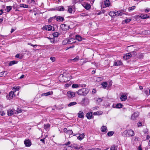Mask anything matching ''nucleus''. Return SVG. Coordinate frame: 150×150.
Instances as JSON below:
<instances>
[{
	"instance_id": "obj_1",
	"label": "nucleus",
	"mask_w": 150,
	"mask_h": 150,
	"mask_svg": "<svg viewBox=\"0 0 150 150\" xmlns=\"http://www.w3.org/2000/svg\"><path fill=\"white\" fill-rule=\"evenodd\" d=\"M127 50H128L129 52L131 53H128L126 54L124 56L123 58L125 59H129L132 56V53H134V55H135L136 53L135 51L132 50H134V48L133 45L129 46L127 47Z\"/></svg>"
},
{
	"instance_id": "obj_2",
	"label": "nucleus",
	"mask_w": 150,
	"mask_h": 150,
	"mask_svg": "<svg viewBox=\"0 0 150 150\" xmlns=\"http://www.w3.org/2000/svg\"><path fill=\"white\" fill-rule=\"evenodd\" d=\"M89 92V90L88 88H83L79 90L76 93L79 95L86 96Z\"/></svg>"
},
{
	"instance_id": "obj_3",
	"label": "nucleus",
	"mask_w": 150,
	"mask_h": 150,
	"mask_svg": "<svg viewBox=\"0 0 150 150\" xmlns=\"http://www.w3.org/2000/svg\"><path fill=\"white\" fill-rule=\"evenodd\" d=\"M123 134L126 135V136H127V134L131 136H133L134 134V131L131 129L124 131L123 132Z\"/></svg>"
},
{
	"instance_id": "obj_4",
	"label": "nucleus",
	"mask_w": 150,
	"mask_h": 150,
	"mask_svg": "<svg viewBox=\"0 0 150 150\" xmlns=\"http://www.w3.org/2000/svg\"><path fill=\"white\" fill-rule=\"evenodd\" d=\"M60 27L62 30L64 31H66L70 28L69 25L65 24H63L61 25Z\"/></svg>"
},
{
	"instance_id": "obj_5",
	"label": "nucleus",
	"mask_w": 150,
	"mask_h": 150,
	"mask_svg": "<svg viewBox=\"0 0 150 150\" xmlns=\"http://www.w3.org/2000/svg\"><path fill=\"white\" fill-rule=\"evenodd\" d=\"M75 93L71 91H68L67 94V96L69 98H72L75 96Z\"/></svg>"
},
{
	"instance_id": "obj_6",
	"label": "nucleus",
	"mask_w": 150,
	"mask_h": 150,
	"mask_svg": "<svg viewBox=\"0 0 150 150\" xmlns=\"http://www.w3.org/2000/svg\"><path fill=\"white\" fill-rule=\"evenodd\" d=\"M24 143L26 147H29L31 145V142L29 139H25L24 141Z\"/></svg>"
},
{
	"instance_id": "obj_7",
	"label": "nucleus",
	"mask_w": 150,
	"mask_h": 150,
	"mask_svg": "<svg viewBox=\"0 0 150 150\" xmlns=\"http://www.w3.org/2000/svg\"><path fill=\"white\" fill-rule=\"evenodd\" d=\"M138 116L139 113L138 112H135L132 115L131 118L133 120H134Z\"/></svg>"
},
{
	"instance_id": "obj_8",
	"label": "nucleus",
	"mask_w": 150,
	"mask_h": 150,
	"mask_svg": "<svg viewBox=\"0 0 150 150\" xmlns=\"http://www.w3.org/2000/svg\"><path fill=\"white\" fill-rule=\"evenodd\" d=\"M55 9L56 10L59 11H64L65 9L64 7L62 6L56 8Z\"/></svg>"
},
{
	"instance_id": "obj_9",
	"label": "nucleus",
	"mask_w": 150,
	"mask_h": 150,
	"mask_svg": "<svg viewBox=\"0 0 150 150\" xmlns=\"http://www.w3.org/2000/svg\"><path fill=\"white\" fill-rule=\"evenodd\" d=\"M15 111L13 110H9L7 111V114L8 115H12L15 113Z\"/></svg>"
},
{
	"instance_id": "obj_10",
	"label": "nucleus",
	"mask_w": 150,
	"mask_h": 150,
	"mask_svg": "<svg viewBox=\"0 0 150 150\" xmlns=\"http://www.w3.org/2000/svg\"><path fill=\"white\" fill-rule=\"evenodd\" d=\"M56 19L58 21H63L64 20V18L63 17L60 16H55Z\"/></svg>"
},
{
	"instance_id": "obj_11",
	"label": "nucleus",
	"mask_w": 150,
	"mask_h": 150,
	"mask_svg": "<svg viewBox=\"0 0 150 150\" xmlns=\"http://www.w3.org/2000/svg\"><path fill=\"white\" fill-rule=\"evenodd\" d=\"M53 92L52 91H49L46 93H43L41 94V96H47L50 95H52Z\"/></svg>"
},
{
	"instance_id": "obj_12",
	"label": "nucleus",
	"mask_w": 150,
	"mask_h": 150,
	"mask_svg": "<svg viewBox=\"0 0 150 150\" xmlns=\"http://www.w3.org/2000/svg\"><path fill=\"white\" fill-rule=\"evenodd\" d=\"M78 117L80 118H83L84 117L83 112L80 111L78 114Z\"/></svg>"
},
{
	"instance_id": "obj_13",
	"label": "nucleus",
	"mask_w": 150,
	"mask_h": 150,
	"mask_svg": "<svg viewBox=\"0 0 150 150\" xmlns=\"http://www.w3.org/2000/svg\"><path fill=\"white\" fill-rule=\"evenodd\" d=\"M45 28L48 31H50L52 30V27L50 25H47L44 26Z\"/></svg>"
},
{
	"instance_id": "obj_14",
	"label": "nucleus",
	"mask_w": 150,
	"mask_h": 150,
	"mask_svg": "<svg viewBox=\"0 0 150 150\" xmlns=\"http://www.w3.org/2000/svg\"><path fill=\"white\" fill-rule=\"evenodd\" d=\"M122 64V62L120 61H118L117 62H114V66H117L121 65Z\"/></svg>"
},
{
	"instance_id": "obj_15",
	"label": "nucleus",
	"mask_w": 150,
	"mask_h": 150,
	"mask_svg": "<svg viewBox=\"0 0 150 150\" xmlns=\"http://www.w3.org/2000/svg\"><path fill=\"white\" fill-rule=\"evenodd\" d=\"M127 98V96L126 95H122L120 96V99L122 101H125Z\"/></svg>"
},
{
	"instance_id": "obj_16",
	"label": "nucleus",
	"mask_w": 150,
	"mask_h": 150,
	"mask_svg": "<svg viewBox=\"0 0 150 150\" xmlns=\"http://www.w3.org/2000/svg\"><path fill=\"white\" fill-rule=\"evenodd\" d=\"M92 112H90L87 113L86 116L87 118L88 119H90L92 118Z\"/></svg>"
},
{
	"instance_id": "obj_17",
	"label": "nucleus",
	"mask_w": 150,
	"mask_h": 150,
	"mask_svg": "<svg viewBox=\"0 0 150 150\" xmlns=\"http://www.w3.org/2000/svg\"><path fill=\"white\" fill-rule=\"evenodd\" d=\"M14 92L12 91H11L9 93V99H12L14 96Z\"/></svg>"
},
{
	"instance_id": "obj_18",
	"label": "nucleus",
	"mask_w": 150,
	"mask_h": 150,
	"mask_svg": "<svg viewBox=\"0 0 150 150\" xmlns=\"http://www.w3.org/2000/svg\"><path fill=\"white\" fill-rule=\"evenodd\" d=\"M101 85L104 88H108V87H107L108 84L107 82H103L102 83Z\"/></svg>"
},
{
	"instance_id": "obj_19",
	"label": "nucleus",
	"mask_w": 150,
	"mask_h": 150,
	"mask_svg": "<svg viewBox=\"0 0 150 150\" xmlns=\"http://www.w3.org/2000/svg\"><path fill=\"white\" fill-rule=\"evenodd\" d=\"M122 10L120 11H115L110 12V13H111V14H112V13H113L114 15H115V14H116V13H122Z\"/></svg>"
},
{
	"instance_id": "obj_20",
	"label": "nucleus",
	"mask_w": 150,
	"mask_h": 150,
	"mask_svg": "<svg viewBox=\"0 0 150 150\" xmlns=\"http://www.w3.org/2000/svg\"><path fill=\"white\" fill-rule=\"evenodd\" d=\"M85 135L83 133L81 134L78 137V139L80 140H82L84 137Z\"/></svg>"
},
{
	"instance_id": "obj_21",
	"label": "nucleus",
	"mask_w": 150,
	"mask_h": 150,
	"mask_svg": "<svg viewBox=\"0 0 150 150\" xmlns=\"http://www.w3.org/2000/svg\"><path fill=\"white\" fill-rule=\"evenodd\" d=\"M85 8L87 10H88L91 7V6L89 4H86L84 6Z\"/></svg>"
},
{
	"instance_id": "obj_22",
	"label": "nucleus",
	"mask_w": 150,
	"mask_h": 150,
	"mask_svg": "<svg viewBox=\"0 0 150 150\" xmlns=\"http://www.w3.org/2000/svg\"><path fill=\"white\" fill-rule=\"evenodd\" d=\"M75 39L73 38H71L68 40L69 43V44H72L73 43H74V42H75Z\"/></svg>"
},
{
	"instance_id": "obj_23",
	"label": "nucleus",
	"mask_w": 150,
	"mask_h": 150,
	"mask_svg": "<svg viewBox=\"0 0 150 150\" xmlns=\"http://www.w3.org/2000/svg\"><path fill=\"white\" fill-rule=\"evenodd\" d=\"M106 6H109L110 4V1L109 0H106L104 2Z\"/></svg>"
},
{
	"instance_id": "obj_24",
	"label": "nucleus",
	"mask_w": 150,
	"mask_h": 150,
	"mask_svg": "<svg viewBox=\"0 0 150 150\" xmlns=\"http://www.w3.org/2000/svg\"><path fill=\"white\" fill-rule=\"evenodd\" d=\"M103 113V112L101 111H98L97 112H95L94 114L95 115H101Z\"/></svg>"
},
{
	"instance_id": "obj_25",
	"label": "nucleus",
	"mask_w": 150,
	"mask_h": 150,
	"mask_svg": "<svg viewBox=\"0 0 150 150\" xmlns=\"http://www.w3.org/2000/svg\"><path fill=\"white\" fill-rule=\"evenodd\" d=\"M79 56H77L74 58L72 59H71V60L73 62H77V61H78L79 60Z\"/></svg>"
},
{
	"instance_id": "obj_26",
	"label": "nucleus",
	"mask_w": 150,
	"mask_h": 150,
	"mask_svg": "<svg viewBox=\"0 0 150 150\" xmlns=\"http://www.w3.org/2000/svg\"><path fill=\"white\" fill-rule=\"evenodd\" d=\"M76 104L77 103L75 102H71L68 104V106L69 107H71L74 105Z\"/></svg>"
},
{
	"instance_id": "obj_27",
	"label": "nucleus",
	"mask_w": 150,
	"mask_h": 150,
	"mask_svg": "<svg viewBox=\"0 0 150 150\" xmlns=\"http://www.w3.org/2000/svg\"><path fill=\"white\" fill-rule=\"evenodd\" d=\"M76 39L79 41H81L82 40L81 37L79 35H76Z\"/></svg>"
},
{
	"instance_id": "obj_28",
	"label": "nucleus",
	"mask_w": 150,
	"mask_h": 150,
	"mask_svg": "<svg viewBox=\"0 0 150 150\" xmlns=\"http://www.w3.org/2000/svg\"><path fill=\"white\" fill-rule=\"evenodd\" d=\"M17 62L15 61H12L10 62L9 64V65L10 66H11L13 64H16Z\"/></svg>"
},
{
	"instance_id": "obj_29",
	"label": "nucleus",
	"mask_w": 150,
	"mask_h": 150,
	"mask_svg": "<svg viewBox=\"0 0 150 150\" xmlns=\"http://www.w3.org/2000/svg\"><path fill=\"white\" fill-rule=\"evenodd\" d=\"M123 105L121 103H118L116 105V107L117 108H120L122 107Z\"/></svg>"
},
{
	"instance_id": "obj_30",
	"label": "nucleus",
	"mask_w": 150,
	"mask_h": 150,
	"mask_svg": "<svg viewBox=\"0 0 150 150\" xmlns=\"http://www.w3.org/2000/svg\"><path fill=\"white\" fill-rule=\"evenodd\" d=\"M62 43L64 45H65L68 44H69L68 40H65L62 42Z\"/></svg>"
},
{
	"instance_id": "obj_31",
	"label": "nucleus",
	"mask_w": 150,
	"mask_h": 150,
	"mask_svg": "<svg viewBox=\"0 0 150 150\" xmlns=\"http://www.w3.org/2000/svg\"><path fill=\"white\" fill-rule=\"evenodd\" d=\"M59 35V33L58 32H55L53 34V36L54 37H57Z\"/></svg>"
},
{
	"instance_id": "obj_32",
	"label": "nucleus",
	"mask_w": 150,
	"mask_h": 150,
	"mask_svg": "<svg viewBox=\"0 0 150 150\" xmlns=\"http://www.w3.org/2000/svg\"><path fill=\"white\" fill-rule=\"evenodd\" d=\"M20 6L21 7L27 8L28 6L27 5L22 4L20 5Z\"/></svg>"
},
{
	"instance_id": "obj_33",
	"label": "nucleus",
	"mask_w": 150,
	"mask_h": 150,
	"mask_svg": "<svg viewBox=\"0 0 150 150\" xmlns=\"http://www.w3.org/2000/svg\"><path fill=\"white\" fill-rule=\"evenodd\" d=\"M101 131L102 132H105L107 130V127L105 126H103L101 127Z\"/></svg>"
},
{
	"instance_id": "obj_34",
	"label": "nucleus",
	"mask_w": 150,
	"mask_h": 150,
	"mask_svg": "<svg viewBox=\"0 0 150 150\" xmlns=\"http://www.w3.org/2000/svg\"><path fill=\"white\" fill-rule=\"evenodd\" d=\"M7 11V12H9V11H11L12 8V7L11 6H7L6 7Z\"/></svg>"
},
{
	"instance_id": "obj_35",
	"label": "nucleus",
	"mask_w": 150,
	"mask_h": 150,
	"mask_svg": "<svg viewBox=\"0 0 150 150\" xmlns=\"http://www.w3.org/2000/svg\"><path fill=\"white\" fill-rule=\"evenodd\" d=\"M136 6H132L131 7H129L128 8V10L129 11H132L133 10L135 9Z\"/></svg>"
},
{
	"instance_id": "obj_36",
	"label": "nucleus",
	"mask_w": 150,
	"mask_h": 150,
	"mask_svg": "<svg viewBox=\"0 0 150 150\" xmlns=\"http://www.w3.org/2000/svg\"><path fill=\"white\" fill-rule=\"evenodd\" d=\"M50 126V125L49 124H47L44 125V127L45 129H47L49 128Z\"/></svg>"
},
{
	"instance_id": "obj_37",
	"label": "nucleus",
	"mask_w": 150,
	"mask_h": 150,
	"mask_svg": "<svg viewBox=\"0 0 150 150\" xmlns=\"http://www.w3.org/2000/svg\"><path fill=\"white\" fill-rule=\"evenodd\" d=\"M113 134H114V132H113L110 131V132H109L107 133V135L108 136L110 137V136H112Z\"/></svg>"
},
{
	"instance_id": "obj_38",
	"label": "nucleus",
	"mask_w": 150,
	"mask_h": 150,
	"mask_svg": "<svg viewBox=\"0 0 150 150\" xmlns=\"http://www.w3.org/2000/svg\"><path fill=\"white\" fill-rule=\"evenodd\" d=\"M149 16H148L147 14L144 15L142 16V19H145L149 18Z\"/></svg>"
},
{
	"instance_id": "obj_39",
	"label": "nucleus",
	"mask_w": 150,
	"mask_h": 150,
	"mask_svg": "<svg viewBox=\"0 0 150 150\" xmlns=\"http://www.w3.org/2000/svg\"><path fill=\"white\" fill-rule=\"evenodd\" d=\"M116 13V14L115 15H114V14H113L112 15L113 16H122V14H124V13H123V11H122V13Z\"/></svg>"
},
{
	"instance_id": "obj_40",
	"label": "nucleus",
	"mask_w": 150,
	"mask_h": 150,
	"mask_svg": "<svg viewBox=\"0 0 150 150\" xmlns=\"http://www.w3.org/2000/svg\"><path fill=\"white\" fill-rule=\"evenodd\" d=\"M50 41L51 42L53 43H54L56 41L55 40L54 38H50Z\"/></svg>"
},
{
	"instance_id": "obj_41",
	"label": "nucleus",
	"mask_w": 150,
	"mask_h": 150,
	"mask_svg": "<svg viewBox=\"0 0 150 150\" xmlns=\"http://www.w3.org/2000/svg\"><path fill=\"white\" fill-rule=\"evenodd\" d=\"M72 87L74 88H77L79 87V86L77 84H74L72 85Z\"/></svg>"
},
{
	"instance_id": "obj_42",
	"label": "nucleus",
	"mask_w": 150,
	"mask_h": 150,
	"mask_svg": "<svg viewBox=\"0 0 150 150\" xmlns=\"http://www.w3.org/2000/svg\"><path fill=\"white\" fill-rule=\"evenodd\" d=\"M131 20V18H127L125 20V23H128Z\"/></svg>"
},
{
	"instance_id": "obj_43",
	"label": "nucleus",
	"mask_w": 150,
	"mask_h": 150,
	"mask_svg": "<svg viewBox=\"0 0 150 150\" xmlns=\"http://www.w3.org/2000/svg\"><path fill=\"white\" fill-rule=\"evenodd\" d=\"M72 11V9L71 7H68V12L69 13H71Z\"/></svg>"
},
{
	"instance_id": "obj_44",
	"label": "nucleus",
	"mask_w": 150,
	"mask_h": 150,
	"mask_svg": "<svg viewBox=\"0 0 150 150\" xmlns=\"http://www.w3.org/2000/svg\"><path fill=\"white\" fill-rule=\"evenodd\" d=\"M73 133V131L71 130H69L67 133V135L72 134Z\"/></svg>"
},
{
	"instance_id": "obj_45",
	"label": "nucleus",
	"mask_w": 150,
	"mask_h": 150,
	"mask_svg": "<svg viewBox=\"0 0 150 150\" xmlns=\"http://www.w3.org/2000/svg\"><path fill=\"white\" fill-rule=\"evenodd\" d=\"M68 130H67L66 128H64L63 129L64 131L66 133V134L65 135V136H66L67 135V133Z\"/></svg>"
},
{
	"instance_id": "obj_46",
	"label": "nucleus",
	"mask_w": 150,
	"mask_h": 150,
	"mask_svg": "<svg viewBox=\"0 0 150 150\" xmlns=\"http://www.w3.org/2000/svg\"><path fill=\"white\" fill-rule=\"evenodd\" d=\"M116 147L115 145H113L110 148V150H115Z\"/></svg>"
},
{
	"instance_id": "obj_47",
	"label": "nucleus",
	"mask_w": 150,
	"mask_h": 150,
	"mask_svg": "<svg viewBox=\"0 0 150 150\" xmlns=\"http://www.w3.org/2000/svg\"><path fill=\"white\" fill-rule=\"evenodd\" d=\"M102 101V100L101 98H98L97 100V102L98 103H100Z\"/></svg>"
},
{
	"instance_id": "obj_48",
	"label": "nucleus",
	"mask_w": 150,
	"mask_h": 150,
	"mask_svg": "<svg viewBox=\"0 0 150 150\" xmlns=\"http://www.w3.org/2000/svg\"><path fill=\"white\" fill-rule=\"evenodd\" d=\"M21 88V87L20 86H17V87L15 88L14 87V88L15 90L16 91H18Z\"/></svg>"
},
{
	"instance_id": "obj_49",
	"label": "nucleus",
	"mask_w": 150,
	"mask_h": 150,
	"mask_svg": "<svg viewBox=\"0 0 150 150\" xmlns=\"http://www.w3.org/2000/svg\"><path fill=\"white\" fill-rule=\"evenodd\" d=\"M0 114L1 115H4L5 114V113L3 111H0Z\"/></svg>"
},
{
	"instance_id": "obj_50",
	"label": "nucleus",
	"mask_w": 150,
	"mask_h": 150,
	"mask_svg": "<svg viewBox=\"0 0 150 150\" xmlns=\"http://www.w3.org/2000/svg\"><path fill=\"white\" fill-rule=\"evenodd\" d=\"M15 57L16 58H19L20 59H22V57L20 56L19 54H16Z\"/></svg>"
},
{
	"instance_id": "obj_51",
	"label": "nucleus",
	"mask_w": 150,
	"mask_h": 150,
	"mask_svg": "<svg viewBox=\"0 0 150 150\" xmlns=\"http://www.w3.org/2000/svg\"><path fill=\"white\" fill-rule=\"evenodd\" d=\"M50 59L52 62H54L55 61V59L54 57H51Z\"/></svg>"
},
{
	"instance_id": "obj_52",
	"label": "nucleus",
	"mask_w": 150,
	"mask_h": 150,
	"mask_svg": "<svg viewBox=\"0 0 150 150\" xmlns=\"http://www.w3.org/2000/svg\"><path fill=\"white\" fill-rule=\"evenodd\" d=\"M7 74V72L6 71H3V74L4 76H6Z\"/></svg>"
},
{
	"instance_id": "obj_53",
	"label": "nucleus",
	"mask_w": 150,
	"mask_h": 150,
	"mask_svg": "<svg viewBox=\"0 0 150 150\" xmlns=\"http://www.w3.org/2000/svg\"><path fill=\"white\" fill-rule=\"evenodd\" d=\"M70 143V142H68L66 143H65V144H63V145L68 146L69 145Z\"/></svg>"
},
{
	"instance_id": "obj_54",
	"label": "nucleus",
	"mask_w": 150,
	"mask_h": 150,
	"mask_svg": "<svg viewBox=\"0 0 150 150\" xmlns=\"http://www.w3.org/2000/svg\"><path fill=\"white\" fill-rule=\"evenodd\" d=\"M144 55V54H139V58H141L143 57Z\"/></svg>"
},
{
	"instance_id": "obj_55",
	"label": "nucleus",
	"mask_w": 150,
	"mask_h": 150,
	"mask_svg": "<svg viewBox=\"0 0 150 150\" xmlns=\"http://www.w3.org/2000/svg\"><path fill=\"white\" fill-rule=\"evenodd\" d=\"M142 125V123L141 122H139L138 123V127H139Z\"/></svg>"
},
{
	"instance_id": "obj_56",
	"label": "nucleus",
	"mask_w": 150,
	"mask_h": 150,
	"mask_svg": "<svg viewBox=\"0 0 150 150\" xmlns=\"http://www.w3.org/2000/svg\"><path fill=\"white\" fill-rule=\"evenodd\" d=\"M17 113H20L22 112V110L21 109H17Z\"/></svg>"
},
{
	"instance_id": "obj_57",
	"label": "nucleus",
	"mask_w": 150,
	"mask_h": 150,
	"mask_svg": "<svg viewBox=\"0 0 150 150\" xmlns=\"http://www.w3.org/2000/svg\"><path fill=\"white\" fill-rule=\"evenodd\" d=\"M98 108V107H95L93 108V110H96Z\"/></svg>"
},
{
	"instance_id": "obj_58",
	"label": "nucleus",
	"mask_w": 150,
	"mask_h": 150,
	"mask_svg": "<svg viewBox=\"0 0 150 150\" xmlns=\"http://www.w3.org/2000/svg\"><path fill=\"white\" fill-rule=\"evenodd\" d=\"M150 10V9L149 8H147L145 9V12H149Z\"/></svg>"
},
{
	"instance_id": "obj_59",
	"label": "nucleus",
	"mask_w": 150,
	"mask_h": 150,
	"mask_svg": "<svg viewBox=\"0 0 150 150\" xmlns=\"http://www.w3.org/2000/svg\"><path fill=\"white\" fill-rule=\"evenodd\" d=\"M40 141L42 142L44 144H45V140L44 139H40Z\"/></svg>"
},
{
	"instance_id": "obj_60",
	"label": "nucleus",
	"mask_w": 150,
	"mask_h": 150,
	"mask_svg": "<svg viewBox=\"0 0 150 150\" xmlns=\"http://www.w3.org/2000/svg\"><path fill=\"white\" fill-rule=\"evenodd\" d=\"M4 76L3 74V72H0V77Z\"/></svg>"
},
{
	"instance_id": "obj_61",
	"label": "nucleus",
	"mask_w": 150,
	"mask_h": 150,
	"mask_svg": "<svg viewBox=\"0 0 150 150\" xmlns=\"http://www.w3.org/2000/svg\"><path fill=\"white\" fill-rule=\"evenodd\" d=\"M3 13V10L2 9L0 10V15H2Z\"/></svg>"
},
{
	"instance_id": "obj_62",
	"label": "nucleus",
	"mask_w": 150,
	"mask_h": 150,
	"mask_svg": "<svg viewBox=\"0 0 150 150\" xmlns=\"http://www.w3.org/2000/svg\"><path fill=\"white\" fill-rule=\"evenodd\" d=\"M24 77V75H22L20 77V79H22Z\"/></svg>"
},
{
	"instance_id": "obj_63",
	"label": "nucleus",
	"mask_w": 150,
	"mask_h": 150,
	"mask_svg": "<svg viewBox=\"0 0 150 150\" xmlns=\"http://www.w3.org/2000/svg\"><path fill=\"white\" fill-rule=\"evenodd\" d=\"M138 137H135L134 139V140L135 141H137L138 140Z\"/></svg>"
},
{
	"instance_id": "obj_64",
	"label": "nucleus",
	"mask_w": 150,
	"mask_h": 150,
	"mask_svg": "<svg viewBox=\"0 0 150 150\" xmlns=\"http://www.w3.org/2000/svg\"><path fill=\"white\" fill-rule=\"evenodd\" d=\"M150 138V136L148 135H147L146 136V139H149Z\"/></svg>"
}]
</instances>
